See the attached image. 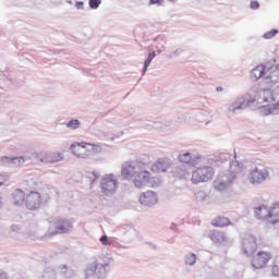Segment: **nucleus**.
<instances>
[{"instance_id":"a211bd4d","label":"nucleus","mask_w":279,"mask_h":279,"mask_svg":"<svg viewBox=\"0 0 279 279\" xmlns=\"http://www.w3.org/2000/svg\"><path fill=\"white\" fill-rule=\"evenodd\" d=\"M265 75V65H258L251 72V77L255 81L260 80Z\"/></svg>"},{"instance_id":"e433bc0d","label":"nucleus","mask_w":279,"mask_h":279,"mask_svg":"<svg viewBox=\"0 0 279 279\" xmlns=\"http://www.w3.org/2000/svg\"><path fill=\"white\" fill-rule=\"evenodd\" d=\"M218 93L223 90V87H217Z\"/></svg>"},{"instance_id":"f03ea898","label":"nucleus","mask_w":279,"mask_h":279,"mask_svg":"<svg viewBox=\"0 0 279 279\" xmlns=\"http://www.w3.org/2000/svg\"><path fill=\"white\" fill-rule=\"evenodd\" d=\"M260 99V90L240 96L229 106V112L244 110V108H250V106H257V108H263V110H265V106Z\"/></svg>"},{"instance_id":"4468645a","label":"nucleus","mask_w":279,"mask_h":279,"mask_svg":"<svg viewBox=\"0 0 279 279\" xmlns=\"http://www.w3.org/2000/svg\"><path fill=\"white\" fill-rule=\"evenodd\" d=\"M169 167H171V165L169 163V161H167V159H159L151 166L150 169L153 173H165V171H167Z\"/></svg>"},{"instance_id":"423d86ee","label":"nucleus","mask_w":279,"mask_h":279,"mask_svg":"<svg viewBox=\"0 0 279 279\" xmlns=\"http://www.w3.org/2000/svg\"><path fill=\"white\" fill-rule=\"evenodd\" d=\"M100 189L104 195H113L117 193V189H119V182L117 181V177L113 174H107L102 177L100 182Z\"/></svg>"},{"instance_id":"6ab92c4d","label":"nucleus","mask_w":279,"mask_h":279,"mask_svg":"<svg viewBox=\"0 0 279 279\" xmlns=\"http://www.w3.org/2000/svg\"><path fill=\"white\" fill-rule=\"evenodd\" d=\"M50 153L41 150L37 154V159L39 162L50 163Z\"/></svg>"},{"instance_id":"ddd939ff","label":"nucleus","mask_w":279,"mask_h":279,"mask_svg":"<svg viewBox=\"0 0 279 279\" xmlns=\"http://www.w3.org/2000/svg\"><path fill=\"white\" fill-rule=\"evenodd\" d=\"M209 239L213 241V243H216V245H222V243L228 241L226 233L217 230L210 231Z\"/></svg>"},{"instance_id":"cd10ccee","label":"nucleus","mask_w":279,"mask_h":279,"mask_svg":"<svg viewBox=\"0 0 279 279\" xmlns=\"http://www.w3.org/2000/svg\"><path fill=\"white\" fill-rule=\"evenodd\" d=\"M101 5V0H89V7L92 10H97Z\"/></svg>"},{"instance_id":"f3484780","label":"nucleus","mask_w":279,"mask_h":279,"mask_svg":"<svg viewBox=\"0 0 279 279\" xmlns=\"http://www.w3.org/2000/svg\"><path fill=\"white\" fill-rule=\"evenodd\" d=\"M71 228H73V225L69 220H58L57 221V229L59 230V232L61 234L69 232V230H71Z\"/></svg>"},{"instance_id":"7c9ffc66","label":"nucleus","mask_w":279,"mask_h":279,"mask_svg":"<svg viewBox=\"0 0 279 279\" xmlns=\"http://www.w3.org/2000/svg\"><path fill=\"white\" fill-rule=\"evenodd\" d=\"M165 0H149L150 5H162Z\"/></svg>"},{"instance_id":"c756f323","label":"nucleus","mask_w":279,"mask_h":279,"mask_svg":"<svg viewBox=\"0 0 279 279\" xmlns=\"http://www.w3.org/2000/svg\"><path fill=\"white\" fill-rule=\"evenodd\" d=\"M259 8H260V4L258 3V1H256V0L251 1L252 10H258Z\"/></svg>"},{"instance_id":"c85d7f7f","label":"nucleus","mask_w":279,"mask_h":279,"mask_svg":"<svg viewBox=\"0 0 279 279\" xmlns=\"http://www.w3.org/2000/svg\"><path fill=\"white\" fill-rule=\"evenodd\" d=\"M10 160H11V162H17V165H23L25 162L24 157H13Z\"/></svg>"},{"instance_id":"b1692460","label":"nucleus","mask_w":279,"mask_h":279,"mask_svg":"<svg viewBox=\"0 0 279 279\" xmlns=\"http://www.w3.org/2000/svg\"><path fill=\"white\" fill-rule=\"evenodd\" d=\"M80 125H81L80 120H71L66 123V128H69L70 130H77Z\"/></svg>"},{"instance_id":"7ed1b4c3","label":"nucleus","mask_w":279,"mask_h":279,"mask_svg":"<svg viewBox=\"0 0 279 279\" xmlns=\"http://www.w3.org/2000/svg\"><path fill=\"white\" fill-rule=\"evenodd\" d=\"M254 215L259 221L276 225L279 222V203H275L270 207L262 204L254 208Z\"/></svg>"},{"instance_id":"0eeeda50","label":"nucleus","mask_w":279,"mask_h":279,"mask_svg":"<svg viewBox=\"0 0 279 279\" xmlns=\"http://www.w3.org/2000/svg\"><path fill=\"white\" fill-rule=\"evenodd\" d=\"M214 175L215 169H213V167H202L192 173V182L193 184H199V182H208V180H213Z\"/></svg>"},{"instance_id":"4be33fe9","label":"nucleus","mask_w":279,"mask_h":279,"mask_svg":"<svg viewBox=\"0 0 279 279\" xmlns=\"http://www.w3.org/2000/svg\"><path fill=\"white\" fill-rule=\"evenodd\" d=\"M49 159H50V163L51 162H60V160H62L63 157H62V154H60V153H50Z\"/></svg>"},{"instance_id":"9b49d317","label":"nucleus","mask_w":279,"mask_h":279,"mask_svg":"<svg viewBox=\"0 0 279 279\" xmlns=\"http://www.w3.org/2000/svg\"><path fill=\"white\" fill-rule=\"evenodd\" d=\"M40 204H43V198L40 197V193L31 192L26 195V199L24 205L28 210H36V208H40Z\"/></svg>"},{"instance_id":"412c9836","label":"nucleus","mask_w":279,"mask_h":279,"mask_svg":"<svg viewBox=\"0 0 279 279\" xmlns=\"http://www.w3.org/2000/svg\"><path fill=\"white\" fill-rule=\"evenodd\" d=\"M214 187H215L216 191L221 192V191H226V189L228 187V184H226V182H223L219 179H216L214 181Z\"/></svg>"},{"instance_id":"2eb2a0df","label":"nucleus","mask_w":279,"mask_h":279,"mask_svg":"<svg viewBox=\"0 0 279 279\" xmlns=\"http://www.w3.org/2000/svg\"><path fill=\"white\" fill-rule=\"evenodd\" d=\"M13 197V204H15V206H23V204H25V192H23V190L17 189L13 192L12 194Z\"/></svg>"},{"instance_id":"f704fd0d","label":"nucleus","mask_w":279,"mask_h":279,"mask_svg":"<svg viewBox=\"0 0 279 279\" xmlns=\"http://www.w3.org/2000/svg\"><path fill=\"white\" fill-rule=\"evenodd\" d=\"M154 58H156V52H149L148 54V60H154Z\"/></svg>"},{"instance_id":"39448f33","label":"nucleus","mask_w":279,"mask_h":279,"mask_svg":"<svg viewBox=\"0 0 279 279\" xmlns=\"http://www.w3.org/2000/svg\"><path fill=\"white\" fill-rule=\"evenodd\" d=\"M259 97L264 104V112L265 114H271L276 107L279 105V86L275 89H262L259 90Z\"/></svg>"},{"instance_id":"20e7f679","label":"nucleus","mask_w":279,"mask_h":279,"mask_svg":"<svg viewBox=\"0 0 279 279\" xmlns=\"http://www.w3.org/2000/svg\"><path fill=\"white\" fill-rule=\"evenodd\" d=\"M70 149L76 158H89V156H97L101 154V146L86 142H76L71 144Z\"/></svg>"},{"instance_id":"c9c22d12","label":"nucleus","mask_w":279,"mask_h":279,"mask_svg":"<svg viewBox=\"0 0 279 279\" xmlns=\"http://www.w3.org/2000/svg\"><path fill=\"white\" fill-rule=\"evenodd\" d=\"M76 8H77L78 10H82V8H84V3H83V2H77V3H76Z\"/></svg>"},{"instance_id":"f8f14e48","label":"nucleus","mask_w":279,"mask_h":279,"mask_svg":"<svg viewBox=\"0 0 279 279\" xmlns=\"http://www.w3.org/2000/svg\"><path fill=\"white\" fill-rule=\"evenodd\" d=\"M140 204L142 206H156L158 204V195L154 191H146L140 195Z\"/></svg>"},{"instance_id":"f257e3e1","label":"nucleus","mask_w":279,"mask_h":279,"mask_svg":"<svg viewBox=\"0 0 279 279\" xmlns=\"http://www.w3.org/2000/svg\"><path fill=\"white\" fill-rule=\"evenodd\" d=\"M149 156L144 155V158H140L135 161H126L122 165L121 175L124 180H132L134 186L142 189L149 180H151V173L146 170Z\"/></svg>"},{"instance_id":"473e14b6","label":"nucleus","mask_w":279,"mask_h":279,"mask_svg":"<svg viewBox=\"0 0 279 279\" xmlns=\"http://www.w3.org/2000/svg\"><path fill=\"white\" fill-rule=\"evenodd\" d=\"M8 181V177L0 174V186H3V183Z\"/></svg>"},{"instance_id":"5701e85b","label":"nucleus","mask_w":279,"mask_h":279,"mask_svg":"<svg viewBox=\"0 0 279 279\" xmlns=\"http://www.w3.org/2000/svg\"><path fill=\"white\" fill-rule=\"evenodd\" d=\"M86 178L87 180H89V182H95L96 180H99V172L98 171L88 172Z\"/></svg>"},{"instance_id":"1a4fd4ad","label":"nucleus","mask_w":279,"mask_h":279,"mask_svg":"<svg viewBox=\"0 0 279 279\" xmlns=\"http://www.w3.org/2000/svg\"><path fill=\"white\" fill-rule=\"evenodd\" d=\"M269 260H271V253L259 251L253 256L251 265L254 269H264L269 264Z\"/></svg>"},{"instance_id":"2f4dec72","label":"nucleus","mask_w":279,"mask_h":279,"mask_svg":"<svg viewBox=\"0 0 279 279\" xmlns=\"http://www.w3.org/2000/svg\"><path fill=\"white\" fill-rule=\"evenodd\" d=\"M100 242L102 243V245H108V235H102L100 238Z\"/></svg>"},{"instance_id":"dca6fc26","label":"nucleus","mask_w":279,"mask_h":279,"mask_svg":"<svg viewBox=\"0 0 279 279\" xmlns=\"http://www.w3.org/2000/svg\"><path fill=\"white\" fill-rule=\"evenodd\" d=\"M211 226H214V228H226L228 226H232V222L229 218L219 216L211 220Z\"/></svg>"},{"instance_id":"6e6552de","label":"nucleus","mask_w":279,"mask_h":279,"mask_svg":"<svg viewBox=\"0 0 279 279\" xmlns=\"http://www.w3.org/2000/svg\"><path fill=\"white\" fill-rule=\"evenodd\" d=\"M258 247H267V244L263 239L256 236L246 238L242 244L245 254H254Z\"/></svg>"},{"instance_id":"aec40b11","label":"nucleus","mask_w":279,"mask_h":279,"mask_svg":"<svg viewBox=\"0 0 279 279\" xmlns=\"http://www.w3.org/2000/svg\"><path fill=\"white\" fill-rule=\"evenodd\" d=\"M272 276L278 277L279 276V255H277L272 259V264L270 266Z\"/></svg>"},{"instance_id":"9d476101","label":"nucleus","mask_w":279,"mask_h":279,"mask_svg":"<svg viewBox=\"0 0 279 279\" xmlns=\"http://www.w3.org/2000/svg\"><path fill=\"white\" fill-rule=\"evenodd\" d=\"M268 178L269 171L266 169L260 170L258 168L253 169L248 175L251 184H263V182H265V180H267Z\"/></svg>"},{"instance_id":"a878e982","label":"nucleus","mask_w":279,"mask_h":279,"mask_svg":"<svg viewBox=\"0 0 279 279\" xmlns=\"http://www.w3.org/2000/svg\"><path fill=\"white\" fill-rule=\"evenodd\" d=\"M179 160H180L181 162H185V163L191 162V160H192L191 153H185V154H183V155H180V156H179Z\"/></svg>"},{"instance_id":"393cba45","label":"nucleus","mask_w":279,"mask_h":279,"mask_svg":"<svg viewBox=\"0 0 279 279\" xmlns=\"http://www.w3.org/2000/svg\"><path fill=\"white\" fill-rule=\"evenodd\" d=\"M277 34H278V29H271L265 33L263 38H265L266 40H271V38H275Z\"/></svg>"},{"instance_id":"72a5a7b5","label":"nucleus","mask_w":279,"mask_h":279,"mask_svg":"<svg viewBox=\"0 0 279 279\" xmlns=\"http://www.w3.org/2000/svg\"><path fill=\"white\" fill-rule=\"evenodd\" d=\"M149 64H151V60L146 59V61L144 62V71H147V69L149 68Z\"/></svg>"},{"instance_id":"bb28decb","label":"nucleus","mask_w":279,"mask_h":279,"mask_svg":"<svg viewBox=\"0 0 279 279\" xmlns=\"http://www.w3.org/2000/svg\"><path fill=\"white\" fill-rule=\"evenodd\" d=\"M197 260V257L195 256V254H190L186 258H185V263L187 265H195V262Z\"/></svg>"},{"instance_id":"4c0bfd02","label":"nucleus","mask_w":279,"mask_h":279,"mask_svg":"<svg viewBox=\"0 0 279 279\" xmlns=\"http://www.w3.org/2000/svg\"><path fill=\"white\" fill-rule=\"evenodd\" d=\"M2 160H10L9 157H2Z\"/></svg>"},{"instance_id":"58836bf2","label":"nucleus","mask_w":279,"mask_h":279,"mask_svg":"<svg viewBox=\"0 0 279 279\" xmlns=\"http://www.w3.org/2000/svg\"><path fill=\"white\" fill-rule=\"evenodd\" d=\"M168 1H173V0H168Z\"/></svg>"}]
</instances>
